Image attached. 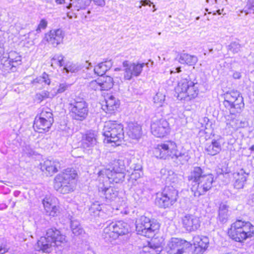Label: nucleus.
<instances>
[{
	"label": "nucleus",
	"mask_w": 254,
	"mask_h": 254,
	"mask_svg": "<svg viewBox=\"0 0 254 254\" xmlns=\"http://www.w3.org/2000/svg\"><path fill=\"white\" fill-rule=\"evenodd\" d=\"M70 86V84L67 83H60L57 90L55 95L58 94H61L67 90Z\"/></svg>",
	"instance_id": "nucleus-53"
},
{
	"label": "nucleus",
	"mask_w": 254,
	"mask_h": 254,
	"mask_svg": "<svg viewBox=\"0 0 254 254\" xmlns=\"http://www.w3.org/2000/svg\"><path fill=\"white\" fill-rule=\"evenodd\" d=\"M254 231V226L250 222L238 220L231 225L228 234L235 241L242 242L252 237Z\"/></svg>",
	"instance_id": "nucleus-4"
},
{
	"label": "nucleus",
	"mask_w": 254,
	"mask_h": 254,
	"mask_svg": "<svg viewBox=\"0 0 254 254\" xmlns=\"http://www.w3.org/2000/svg\"><path fill=\"white\" fill-rule=\"evenodd\" d=\"M145 64L131 63L127 61L123 63L124 78L125 80H130L132 76H138L142 71Z\"/></svg>",
	"instance_id": "nucleus-14"
},
{
	"label": "nucleus",
	"mask_w": 254,
	"mask_h": 254,
	"mask_svg": "<svg viewBox=\"0 0 254 254\" xmlns=\"http://www.w3.org/2000/svg\"><path fill=\"white\" fill-rule=\"evenodd\" d=\"M119 101L117 100L115 97L113 95H110L105 99V104L103 105V109L106 112L111 113L119 106Z\"/></svg>",
	"instance_id": "nucleus-29"
},
{
	"label": "nucleus",
	"mask_w": 254,
	"mask_h": 254,
	"mask_svg": "<svg viewBox=\"0 0 254 254\" xmlns=\"http://www.w3.org/2000/svg\"><path fill=\"white\" fill-rule=\"evenodd\" d=\"M97 143V134L94 131H89L82 135L81 145L84 148L90 149Z\"/></svg>",
	"instance_id": "nucleus-22"
},
{
	"label": "nucleus",
	"mask_w": 254,
	"mask_h": 254,
	"mask_svg": "<svg viewBox=\"0 0 254 254\" xmlns=\"http://www.w3.org/2000/svg\"><path fill=\"white\" fill-rule=\"evenodd\" d=\"M67 16L70 19H71L72 18V15L70 14L69 12L67 13Z\"/></svg>",
	"instance_id": "nucleus-62"
},
{
	"label": "nucleus",
	"mask_w": 254,
	"mask_h": 254,
	"mask_svg": "<svg viewBox=\"0 0 254 254\" xmlns=\"http://www.w3.org/2000/svg\"><path fill=\"white\" fill-rule=\"evenodd\" d=\"M139 171H135L132 172L131 176L132 178L134 176L135 178H139L140 177V174Z\"/></svg>",
	"instance_id": "nucleus-58"
},
{
	"label": "nucleus",
	"mask_w": 254,
	"mask_h": 254,
	"mask_svg": "<svg viewBox=\"0 0 254 254\" xmlns=\"http://www.w3.org/2000/svg\"><path fill=\"white\" fill-rule=\"evenodd\" d=\"M77 175L76 171L74 169L68 168L64 170V172L56 177L54 188L63 194L72 192L74 190V185L72 181Z\"/></svg>",
	"instance_id": "nucleus-3"
},
{
	"label": "nucleus",
	"mask_w": 254,
	"mask_h": 254,
	"mask_svg": "<svg viewBox=\"0 0 254 254\" xmlns=\"http://www.w3.org/2000/svg\"><path fill=\"white\" fill-rule=\"evenodd\" d=\"M69 108L72 118L82 121L88 114V105L83 98L75 96L69 100Z\"/></svg>",
	"instance_id": "nucleus-6"
},
{
	"label": "nucleus",
	"mask_w": 254,
	"mask_h": 254,
	"mask_svg": "<svg viewBox=\"0 0 254 254\" xmlns=\"http://www.w3.org/2000/svg\"><path fill=\"white\" fill-rule=\"evenodd\" d=\"M87 89L89 91H96L97 90H101V84L99 79L93 80L88 82L87 84Z\"/></svg>",
	"instance_id": "nucleus-46"
},
{
	"label": "nucleus",
	"mask_w": 254,
	"mask_h": 254,
	"mask_svg": "<svg viewBox=\"0 0 254 254\" xmlns=\"http://www.w3.org/2000/svg\"><path fill=\"white\" fill-rule=\"evenodd\" d=\"M221 150V146L218 140L213 139L210 142L206 143L205 145V151L210 155H215Z\"/></svg>",
	"instance_id": "nucleus-27"
},
{
	"label": "nucleus",
	"mask_w": 254,
	"mask_h": 254,
	"mask_svg": "<svg viewBox=\"0 0 254 254\" xmlns=\"http://www.w3.org/2000/svg\"><path fill=\"white\" fill-rule=\"evenodd\" d=\"M223 105L228 109L230 114L226 116V127L233 133L239 128L244 127L246 123L237 119V114H240L244 108L243 97L237 91H228L224 94Z\"/></svg>",
	"instance_id": "nucleus-1"
},
{
	"label": "nucleus",
	"mask_w": 254,
	"mask_h": 254,
	"mask_svg": "<svg viewBox=\"0 0 254 254\" xmlns=\"http://www.w3.org/2000/svg\"><path fill=\"white\" fill-rule=\"evenodd\" d=\"M177 148L175 142L166 141L156 145L153 150V154L157 158L166 159L171 158L172 154Z\"/></svg>",
	"instance_id": "nucleus-11"
},
{
	"label": "nucleus",
	"mask_w": 254,
	"mask_h": 254,
	"mask_svg": "<svg viewBox=\"0 0 254 254\" xmlns=\"http://www.w3.org/2000/svg\"><path fill=\"white\" fill-rule=\"evenodd\" d=\"M141 3L142 5H144V6L147 5L150 6L151 4H152V2L149 0H141Z\"/></svg>",
	"instance_id": "nucleus-57"
},
{
	"label": "nucleus",
	"mask_w": 254,
	"mask_h": 254,
	"mask_svg": "<svg viewBox=\"0 0 254 254\" xmlns=\"http://www.w3.org/2000/svg\"><path fill=\"white\" fill-rule=\"evenodd\" d=\"M248 204L252 206H254V193L250 195Z\"/></svg>",
	"instance_id": "nucleus-54"
},
{
	"label": "nucleus",
	"mask_w": 254,
	"mask_h": 254,
	"mask_svg": "<svg viewBox=\"0 0 254 254\" xmlns=\"http://www.w3.org/2000/svg\"><path fill=\"white\" fill-rule=\"evenodd\" d=\"M128 232L127 223L122 221L112 222L104 228L103 236L106 241L111 242L120 235L127 234Z\"/></svg>",
	"instance_id": "nucleus-8"
},
{
	"label": "nucleus",
	"mask_w": 254,
	"mask_h": 254,
	"mask_svg": "<svg viewBox=\"0 0 254 254\" xmlns=\"http://www.w3.org/2000/svg\"><path fill=\"white\" fill-rule=\"evenodd\" d=\"M246 14L253 13L254 14V0H249L245 9L242 11Z\"/></svg>",
	"instance_id": "nucleus-50"
},
{
	"label": "nucleus",
	"mask_w": 254,
	"mask_h": 254,
	"mask_svg": "<svg viewBox=\"0 0 254 254\" xmlns=\"http://www.w3.org/2000/svg\"><path fill=\"white\" fill-rule=\"evenodd\" d=\"M250 150L251 151H254V145H253L251 148H250Z\"/></svg>",
	"instance_id": "nucleus-63"
},
{
	"label": "nucleus",
	"mask_w": 254,
	"mask_h": 254,
	"mask_svg": "<svg viewBox=\"0 0 254 254\" xmlns=\"http://www.w3.org/2000/svg\"><path fill=\"white\" fill-rule=\"evenodd\" d=\"M50 75L44 72L42 75L39 76L31 81L32 86L35 88L41 89L46 85H50L51 83Z\"/></svg>",
	"instance_id": "nucleus-25"
},
{
	"label": "nucleus",
	"mask_w": 254,
	"mask_h": 254,
	"mask_svg": "<svg viewBox=\"0 0 254 254\" xmlns=\"http://www.w3.org/2000/svg\"><path fill=\"white\" fill-rule=\"evenodd\" d=\"M159 228L158 223L145 216H141L136 222V230L137 234L146 237H152L154 232Z\"/></svg>",
	"instance_id": "nucleus-10"
},
{
	"label": "nucleus",
	"mask_w": 254,
	"mask_h": 254,
	"mask_svg": "<svg viewBox=\"0 0 254 254\" xmlns=\"http://www.w3.org/2000/svg\"><path fill=\"white\" fill-rule=\"evenodd\" d=\"M45 237L47 238L54 246H58L66 242L65 236L62 235L61 232L56 228L48 229Z\"/></svg>",
	"instance_id": "nucleus-17"
},
{
	"label": "nucleus",
	"mask_w": 254,
	"mask_h": 254,
	"mask_svg": "<svg viewBox=\"0 0 254 254\" xmlns=\"http://www.w3.org/2000/svg\"><path fill=\"white\" fill-rule=\"evenodd\" d=\"M99 177L106 178L110 183H120L124 181L125 173L123 171L112 170L110 168H105L100 170L98 173Z\"/></svg>",
	"instance_id": "nucleus-16"
},
{
	"label": "nucleus",
	"mask_w": 254,
	"mask_h": 254,
	"mask_svg": "<svg viewBox=\"0 0 254 254\" xmlns=\"http://www.w3.org/2000/svg\"><path fill=\"white\" fill-rule=\"evenodd\" d=\"M181 71V67H178L175 69V72L179 73Z\"/></svg>",
	"instance_id": "nucleus-61"
},
{
	"label": "nucleus",
	"mask_w": 254,
	"mask_h": 254,
	"mask_svg": "<svg viewBox=\"0 0 254 254\" xmlns=\"http://www.w3.org/2000/svg\"><path fill=\"white\" fill-rule=\"evenodd\" d=\"M70 228L73 234L76 236L80 235L83 231L79 221L77 220H71Z\"/></svg>",
	"instance_id": "nucleus-42"
},
{
	"label": "nucleus",
	"mask_w": 254,
	"mask_h": 254,
	"mask_svg": "<svg viewBox=\"0 0 254 254\" xmlns=\"http://www.w3.org/2000/svg\"><path fill=\"white\" fill-rule=\"evenodd\" d=\"M7 252V250L4 247L0 246V254H4Z\"/></svg>",
	"instance_id": "nucleus-59"
},
{
	"label": "nucleus",
	"mask_w": 254,
	"mask_h": 254,
	"mask_svg": "<svg viewBox=\"0 0 254 254\" xmlns=\"http://www.w3.org/2000/svg\"><path fill=\"white\" fill-rule=\"evenodd\" d=\"M193 245L195 247V254H202L207 249L209 244V239L206 236H196L193 239Z\"/></svg>",
	"instance_id": "nucleus-19"
},
{
	"label": "nucleus",
	"mask_w": 254,
	"mask_h": 254,
	"mask_svg": "<svg viewBox=\"0 0 254 254\" xmlns=\"http://www.w3.org/2000/svg\"><path fill=\"white\" fill-rule=\"evenodd\" d=\"M53 123L47 120H43L37 116L34 122L33 127L35 130L40 133L47 131L51 127Z\"/></svg>",
	"instance_id": "nucleus-23"
},
{
	"label": "nucleus",
	"mask_w": 254,
	"mask_h": 254,
	"mask_svg": "<svg viewBox=\"0 0 254 254\" xmlns=\"http://www.w3.org/2000/svg\"><path fill=\"white\" fill-rule=\"evenodd\" d=\"M200 217L195 213L186 214L182 218L183 227L190 232L197 230L200 227Z\"/></svg>",
	"instance_id": "nucleus-15"
},
{
	"label": "nucleus",
	"mask_w": 254,
	"mask_h": 254,
	"mask_svg": "<svg viewBox=\"0 0 254 254\" xmlns=\"http://www.w3.org/2000/svg\"><path fill=\"white\" fill-rule=\"evenodd\" d=\"M64 56L62 54H56L51 59V66L62 67L64 65Z\"/></svg>",
	"instance_id": "nucleus-40"
},
{
	"label": "nucleus",
	"mask_w": 254,
	"mask_h": 254,
	"mask_svg": "<svg viewBox=\"0 0 254 254\" xmlns=\"http://www.w3.org/2000/svg\"><path fill=\"white\" fill-rule=\"evenodd\" d=\"M188 180L191 183V190L195 196L204 195L210 190L214 182L213 175L207 172L204 168L194 167L188 176Z\"/></svg>",
	"instance_id": "nucleus-2"
},
{
	"label": "nucleus",
	"mask_w": 254,
	"mask_h": 254,
	"mask_svg": "<svg viewBox=\"0 0 254 254\" xmlns=\"http://www.w3.org/2000/svg\"><path fill=\"white\" fill-rule=\"evenodd\" d=\"M179 62L181 64H187L189 65L195 64L197 61L195 56L191 55L187 53H182L179 57Z\"/></svg>",
	"instance_id": "nucleus-36"
},
{
	"label": "nucleus",
	"mask_w": 254,
	"mask_h": 254,
	"mask_svg": "<svg viewBox=\"0 0 254 254\" xmlns=\"http://www.w3.org/2000/svg\"><path fill=\"white\" fill-rule=\"evenodd\" d=\"M64 32L61 29H53L45 34V39L54 47L57 46L63 40Z\"/></svg>",
	"instance_id": "nucleus-18"
},
{
	"label": "nucleus",
	"mask_w": 254,
	"mask_h": 254,
	"mask_svg": "<svg viewBox=\"0 0 254 254\" xmlns=\"http://www.w3.org/2000/svg\"><path fill=\"white\" fill-rule=\"evenodd\" d=\"M165 96L161 93H157L154 96L153 100L155 104H158V107H162V103L164 102Z\"/></svg>",
	"instance_id": "nucleus-48"
},
{
	"label": "nucleus",
	"mask_w": 254,
	"mask_h": 254,
	"mask_svg": "<svg viewBox=\"0 0 254 254\" xmlns=\"http://www.w3.org/2000/svg\"><path fill=\"white\" fill-rule=\"evenodd\" d=\"M99 194L106 202L108 203L115 200L118 195V191L113 187L109 188L100 187L99 188Z\"/></svg>",
	"instance_id": "nucleus-21"
},
{
	"label": "nucleus",
	"mask_w": 254,
	"mask_h": 254,
	"mask_svg": "<svg viewBox=\"0 0 254 254\" xmlns=\"http://www.w3.org/2000/svg\"><path fill=\"white\" fill-rule=\"evenodd\" d=\"M128 165L129 166L130 169L133 170V172L141 171L142 167L139 160H136L133 158L130 160Z\"/></svg>",
	"instance_id": "nucleus-47"
},
{
	"label": "nucleus",
	"mask_w": 254,
	"mask_h": 254,
	"mask_svg": "<svg viewBox=\"0 0 254 254\" xmlns=\"http://www.w3.org/2000/svg\"><path fill=\"white\" fill-rule=\"evenodd\" d=\"M101 84V90H108L112 88L113 83V79L110 76H103L99 79Z\"/></svg>",
	"instance_id": "nucleus-37"
},
{
	"label": "nucleus",
	"mask_w": 254,
	"mask_h": 254,
	"mask_svg": "<svg viewBox=\"0 0 254 254\" xmlns=\"http://www.w3.org/2000/svg\"><path fill=\"white\" fill-rule=\"evenodd\" d=\"M38 117L44 120L45 119L47 120L51 123H54L53 115L51 110L49 108L44 109Z\"/></svg>",
	"instance_id": "nucleus-41"
},
{
	"label": "nucleus",
	"mask_w": 254,
	"mask_h": 254,
	"mask_svg": "<svg viewBox=\"0 0 254 254\" xmlns=\"http://www.w3.org/2000/svg\"><path fill=\"white\" fill-rule=\"evenodd\" d=\"M121 69L120 68H116L115 69V71H120Z\"/></svg>",
	"instance_id": "nucleus-64"
},
{
	"label": "nucleus",
	"mask_w": 254,
	"mask_h": 254,
	"mask_svg": "<svg viewBox=\"0 0 254 254\" xmlns=\"http://www.w3.org/2000/svg\"><path fill=\"white\" fill-rule=\"evenodd\" d=\"M233 77L234 79H240L241 77V73L238 71H235L233 74Z\"/></svg>",
	"instance_id": "nucleus-56"
},
{
	"label": "nucleus",
	"mask_w": 254,
	"mask_h": 254,
	"mask_svg": "<svg viewBox=\"0 0 254 254\" xmlns=\"http://www.w3.org/2000/svg\"><path fill=\"white\" fill-rule=\"evenodd\" d=\"M55 95L51 94L47 90H43L37 93L35 95V100L39 103L48 98H53Z\"/></svg>",
	"instance_id": "nucleus-38"
},
{
	"label": "nucleus",
	"mask_w": 254,
	"mask_h": 254,
	"mask_svg": "<svg viewBox=\"0 0 254 254\" xmlns=\"http://www.w3.org/2000/svg\"><path fill=\"white\" fill-rule=\"evenodd\" d=\"M103 134L107 138V142H114L119 145L124 137V127L116 121L106 122L103 129Z\"/></svg>",
	"instance_id": "nucleus-5"
},
{
	"label": "nucleus",
	"mask_w": 254,
	"mask_h": 254,
	"mask_svg": "<svg viewBox=\"0 0 254 254\" xmlns=\"http://www.w3.org/2000/svg\"><path fill=\"white\" fill-rule=\"evenodd\" d=\"M113 62L111 60L101 62L94 67V71L98 75L102 76L111 68Z\"/></svg>",
	"instance_id": "nucleus-33"
},
{
	"label": "nucleus",
	"mask_w": 254,
	"mask_h": 254,
	"mask_svg": "<svg viewBox=\"0 0 254 254\" xmlns=\"http://www.w3.org/2000/svg\"><path fill=\"white\" fill-rule=\"evenodd\" d=\"M160 174L161 179L165 181L166 185H170V187L175 188L176 185L179 183L178 175L171 170L162 169L160 170Z\"/></svg>",
	"instance_id": "nucleus-20"
},
{
	"label": "nucleus",
	"mask_w": 254,
	"mask_h": 254,
	"mask_svg": "<svg viewBox=\"0 0 254 254\" xmlns=\"http://www.w3.org/2000/svg\"><path fill=\"white\" fill-rule=\"evenodd\" d=\"M70 2L67 6V9L73 8L72 10L79 11L80 9H85L89 5L91 0H70Z\"/></svg>",
	"instance_id": "nucleus-32"
},
{
	"label": "nucleus",
	"mask_w": 254,
	"mask_h": 254,
	"mask_svg": "<svg viewBox=\"0 0 254 254\" xmlns=\"http://www.w3.org/2000/svg\"><path fill=\"white\" fill-rule=\"evenodd\" d=\"M241 47V45L236 42H232L228 46L229 51L232 52L233 53H237L240 51Z\"/></svg>",
	"instance_id": "nucleus-51"
},
{
	"label": "nucleus",
	"mask_w": 254,
	"mask_h": 254,
	"mask_svg": "<svg viewBox=\"0 0 254 254\" xmlns=\"http://www.w3.org/2000/svg\"><path fill=\"white\" fill-rule=\"evenodd\" d=\"M229 208V206L226 202H222L219 205L217 218L221 223H225L228 220Z\"/></svg>",
	"instance_id": "nucleus-34"
},
{
	"label": "nucleus",
	"mask_w": 254,
	"mask_h": 254,
	"mask_svg": "<svg viewBox=\"0 0 254 254\" xmlns=\"http://www.w3.org/2000/svg\"><path fill=\"white\" fill-rule=\"evenodd\" d=\"M177 198L178 191L169 186L161 193L157 194L155 203L160 208H169L176 202Z\"/></svg>",
	"instance_id": "nucleus-9"
},
{
	"label": "nucleus",
	"mask_w": 254,
	"mask_h": 254,
	"mask_svg": "<svg viewBox=\"0 0 254 254\" xmlns=\"http://www.w3.org/2000/svg\"><path fill=\"white\" fill-rule=\"evenodd\" d=\"M195 83L190 80L185 78L181 80L175 88L177 97L180 100H189L194 98L198 94Z\"/></svg>",
	"instance_id": "nucleus-7"
},
{
	"label": "nucleus",
	"mask_w": 254,
	"mask_h": 254,
	"mask_svg": "<svg viewBox=\"0 0 254 254\" xmlns=\"http://www.w3.org/2000/svg\"><path fill=\"white\" fill-rule=\"evenodd\" d=\"M16 55L14 53H11L8 56V62L10 65L12 67H15L17 65L19 64L21 62V57L16 56L14 57V56Z\"/></svg>",
	"instance_id": "nucleus-44"
},
{
	"label": "nucleus",
	"mask_w": 254,
	"mask_h": 254,
	"mask_svg": "<svg viewBox=\"0 0 254 254\" xmlns=\"http://www.w3.org/2000/svg\"><path fill=\"white\" fill-rule=\"evenodd\" d=\"M47 239L45 237H41L35 246V250L45 253L51 252L52 247L55 246Z\"/></svg>",
	"instance_id": "nucleus-24"
},
{
	"label": "nucleus",
	"mask_w": 254,
	"mask_h": 254,
	"mask_svg": "<svg viewBox=\"0 0 254 254\" xmlns=\"http://www.w3.org/2000/svg\"><path fill=\"white\" fill-rule=\"evenodd\" d=\"M61 163L57 160H46L44 162L43 167L50 175L57 172L60 169Z\"/></svg>",
	"instance_id": "nucleus-31"
},
{
	"label": "nucleus",
	"mask_w": 254,
	"mask_h": 254,
	"mask_svg": "<svg viewBox=\"0 0 254 254\" xmlns=\"http://www.w3.org/2000/svg\"><path fill=\"white\" fill-rule=\"evenodd\" d=\"M171 158L177 164H184L188 161L190 157L187 152L185 150L179 151L176 148L173 152Z\"/></svg>",
	"instance_id": "nucleus-26"
},
{
	"label": "nucleus",
	"mask_w": 254,
	"mask_h": 254,
	"mask_svg": "<svg viewBox=\"0 0 254 254\" xmlns=\"http://www.w3.org/2000/svg\"><path fill=\"white\" fill-rule=\"evenodd\" d=\"M233 175L235 179L234 188L237 189H242L246 182L247 176L248 174H246L243 169H241L239 172L235 173Z\"/></svg>",
	"instance_id": "nucleus-30"
},
{
	"label": "nucleus",
	"mask_w": 254,
	"mask_h": 254,
	"mask_svg": "<svg viewBox=\"0 0 254 254\" xmlns=\"http://www.w3.org/2000/svg\"><path fill=\"white\" fill-rule=\"evenodd\" d=\"M148 247L150 250L149 253L152 254H159L162 251V247L160 243H155L154 241L149 242Z\"/></svg>",
	"instance_id": "nucleus-45"
},
{
	"label": "nucleus",
	"mask_w": 254,
	"mask_h": 254,
	"mask_svg": "<svg viewBox=\"0 0 254 254\" xmlns=\"http://www.w3.org/2000/svg\"><path fill=\"white\" fill-rule=\"evenodd\" d=\"M102 208L99 204L98 202L94 203L91 205V207L89 209V211L90 213H93L95 216L99 215V212L101 210Z\"/></svg>",
	"instance_id": "nucleus-49"
},
{
	"label": "nucleus",
	"mask_w": 254,
	"mask_h": 254,
	"mask_svg": "<svg viewBox=\"0 0 254 254\" xmlns=\"http://www.w3.org/2000/svg\"><path fill=\"white\" fill-rule=\"evenodd\" d=\"M80 69L81 66L79 65L70 63H67L65 65H64V69L66 73L76 72L78 71Z\"/></svg>",
	"instance_id": "nucleus-43"
},
{
	"label": "nucleus",
	"mask_w": 254,
	"mask_h": 254,
	"mask_svg": "<svg viewBox=\"0 0 254 254\" xmlns=\"http://www.w3.org/2000/svg\"><path fill=\"white\" fill-rule=\"evenodd\" d=\"M189 246L190 244L185 240L172 238L168 242L166 249L169 254H183Z\"/></svg>",
	"instance_id": "nucleus-13"
},
{
	"label": "nucleus",
	"mask_w": 254,
	"mask_h": 254,
	"mask_svg": "<svg viewBox=\"0 0 254 254\" xmlns=\"http://www.w3.org/2000/svg\"><path fill=\"white\" fill-rule=\"evenodd\" d=\"M95 3L99 6H104L105 4V0H93Z\"/></svg>",
	"instance_id": "nucleus-55"
},
{
	"label": "nucleus",
	"mask_w": 254,
	"mask_h": 254,
	"mask_svg": "<svg viewBox=\"0 0 254 254\" xmlns=\"http://www.w3.org/2000/svg\"><path fill=\"white\" fill-rule=\"evenodd\" d=\"M170 127L167 121L164 119L153 118L151 124V132L157 137H163L170 132Z\"/></svg>",
	"instance_id": "nucleus-12"
},
{
	"label": "nucleus",
	"mask_w": 254,
	"mask_h": 254,
	"mask_svg": "<svg viewBox=\"0 0 254 254\" xmlns=\"http://www.w3.org/2000/svg\"><path fill=\"white\" fill-rule=\"evenodd\" d=\"M43 204L46 215L55 217L57 216L58 213H59V207L52 203L50 199H44L43 200Z\"/></svg>",
	"instance_id": "nucleus-28"
},
{
	"label": "nucleus",
	"mask_w": 254,
	"mask_h": 254,
	"mask_svg": "<svg viewBox=\"0 0 254 254\" xmlns=\"http://www.w3.org/2000/svg\"><path fill=\"white\" fill-rule=\"evenodd\" d=\"M109 168L112 170H116V171H123L125 172L126 167L125 164V160L123 159H119L114 160L112 166Z\"/></svg>",
	"instance_id": "nucleus-39"
},
{
	"label": "nucleus",
	"mask_w": 254,
	"mask_h": 254,
	"mask_svg": "<svg viewBox=\"0 0 254 254\" xmlns=\"http://www.w3.org/2000/svg\"><path fill=\"white\" fill-rule=\"evenodd\" d=\"M65 0H55V2L58 4H61L64 2Z\"/></svg>",
	"instance_id": "nucleus-60"
},
{
	"label": "nucleus",
	"mask_w": 254,
	"mask_h": 254,
	"mask_svg": "<svg viewBox=\"0 0 254 254\" xmlns=\"http://www.w3.org/2000/svg\"><path fill=\"white\" fill-rule=\"evenodd\" d=\"M48 22L46 20L43 19L41 20L40 21L39 24L38 25L37 28H36L35 30L36 33H35V35H37L38 34H39L41 32V29H45L47 27Z\"/></svg>",
	"instance_id": "nucleus-52"
},
{
	"label": "nucleus",
	"mask_w": 254,
	"mask_h": 254,
	"mask_svg": "<svg viewBox=\"0 0 254 254\" xmlns=\"http://www.w3.org/2000/svg\"><path fill=\"white\" fill-rule=\"evenodd\" d=\"M141 127L137 124H129L127 134L130 138L139 139L141 135Z\"/></svg>",
	"instance_id": "nucleus-35"
}]
</instances>
